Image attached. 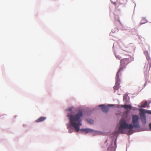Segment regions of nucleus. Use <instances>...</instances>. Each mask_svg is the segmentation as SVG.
<instances>
[{"instance_id":"1","label":"nucleus","mask_w":151,"mask_h":151,"mask_svg":"<svg viewBox=\"0 0 151 151\" xmlns=\"http://www.w3.org/2000/svg\"><path fill=\"white\" fill-rule=\"evenodd\" d=\"M69 117L70 125L75 129L76 131L78 132L79 130L80 127L81 125V118L83 116V112L79 110L76 115H68Z\"/></svg>"},{"instance_id":"2","label":"nucleus","mask_w":151,"mask_h":151,"mask_svg":"<svg viewBox=\"0 0 151 151\" xmlns=\"http://www.w3.org/2000/svg\"><path fill=\"white\" fill-rule=\"evenodd\" d=\"M119 131L121 133H125V129H129V130L127 134H131L132 133V124H128L126 122L124 119H122L119 122Z\"/></svg>"},{"instance_id":"3","label":"nucleus","mask_w":151,"mask_h":151,"mask_svg":"<svg viewBox=\"0 0 151 151\" xmlns=\"http://www.w3.org/2000/svg\"><path fill=\"white\" fill-rule=\"evenodd\" d=\"M139 111L142 122L143 124L145 125L146 123V117L145 114L147 113L151 114V110L139 109Z\"/></svg>"},{"instance_id":"4","label":"nucleus","mask_w":151,"mask_h":151,"mask_svg":"<svg viewBox=\"0 0 151 151\" xmlns=\"http://www.w3.org/2000/svg\"><path fill=\"white\" fill-rule=\"evenodd\" d=\"M139 119L138 115L133 116V133L139 131L140 127L138 122Z\"/></svg>"},{"instance_id":"5","label":"nucleus","mask_w":151,"mask_h":151,"mask_svg":"<svg viewBox=\"0 0 151 151\" xmlns=\"http://www.w3.org/2000/svg\"><path fill=\"white\" fill-rule=\"evenodd\" d=\"M131 62L129 58H124L120 60L121 65L123 66Z\"/></svg>"},{"instance_id":"6","label":"nucleus","mask_w":151,"mask_h":151,"mask_svg":"<svg viewBox=\"0 0 151 151\" xmlns=\"http://www.w3.org/2000/svg\"><path fill=\"white\" fill-rule=\"evenodd\" d=\"M99 107H101V109L103 112L106 113L108 112L109 110L108 108L105 106L104 105H100L99 106Z\"/></svg>"},{"instance_id":"7","label":"nucleus","mask_w":151,"mask_h":151,"mask_svg":"<svg viewBox=\"0 0 151 151\" xmlns=\"http://www.w3.org/2000/svg\"><path fill=\"white\" fill-rule=\"evenodd\" d=\"M121 107L125 109L130 110L131 109L132 106L130 105H121Z\"/></svg>"},{"instance_id":"8","label":"nucleus","mask_w":151,"mask_h":151,"mask_svg":"<svg viewBox=\"0 0 151 151\" xmlns=\"http://www.w3.org/2000/svg\"><path fill=\"white\" fill-rule=\"evenodd\" d=\"M46 119V117L41 116L36 120L35 122H42L45 120Z\"/></svg>"},{"instance_id":"9","label":"nucleus","mask_w":151,"mask_h":151,"mask_svg":"<svg viewBox=\"0 0 151 151\" xmlns=\"http://www.w3.org/2000/svg\"><path fill=\"white\" fill-rule=\"evenodd\" d=\"M129 97L127 94H125L123 96V101L126 103L128 102Z\"/></svg>"},{"instance_id":"10","label":"nucleus","mask_w":151,"mask_h":151,"mask_svg":"<svg viewBox=\"0 0 151 151\" xmlns=\"http://www.w3.org/2000/svg\"><path fill=\"white\" fill-rule=\"evenodd\" d=\"M116 83L115 86H117L119 87V76H116Z\"/></svg>"},{"instance_id":"11","label":"nucleus","mask_w":151,"mask_h":151,"mask_svg":"<svg viewBox=\"0 0 151 151\" xmlns=\"http://www.w3.org/2000/svg\"><path fill=\"white\" fill-rule=\"evenodd\" d=\"M147 101H146L144 103H143V104H142L141 106H139V107L141 108H145L147 106Z\"/></svg>"},{"instance_id":"12","label":"nucleus","mask_w":151,"mask_h":151,"mask_svg":"<svg viewBox=\"0 0 151 151\" xmlns=\"http://www.w3.org/2000/svg\"><path fill=\"white\" fill-rule=\"evenodd\" d=\"M81 131L83 132H85L86 133H88L92 131V130L89 129H83L80 130Z\"/></svg>"},{"instance_id":"13","label":"nucleus","mask_w":151,"mask_h":151,"mask_svg":"<svg viewBox=\"0 0 151 151\" xmlns=\"http://www.w3.org/2000/svg\"><path fill=\"white\" fill-rule=\"evenodd\" d=\"M115 149L114 147L110 146L107 150V151H115Z\"/></svg>"},{"instance_id":"14","label":"nucleus","mask_w":151,"mask_h":151,"mask_svg":"<svg viewBox=\"0 0 151 151\" xmlns=\"http://www.w3.org/2000/svg\"><path fill=\"white\" fill-rule=\"evenodd\" d=\"M121 66L120 67V68L119 69L118 71L117 74H116V76H119V73H120V72L121 71L122 69H123V67L121 65Z\"/></svg>"},{"instance_id":"15","label":"nucleus","mask_w":151,"mask_h":151,"mask_svg":"<svg viewBox=\"0 0 151 151\" xmlns=\"http://www.w3.org/2000/svg\"><path fill=\"white\" fill-rule=\"evenodd\" d=\"M147 22V20L144 18L142 19L141 22V24H145Z\"/></svg>"},{"instance_id":"16","label":"nucleus","mask_w":151,"mask_h":151,"mask_svg":"<svg viewBox=\"0 0 151 151\" xmlns=\"http://www.w3.org/2000/svg\"><path fill=\"white\" fill-rule=\"evenodd\" d=\"M87 122L89 124H92L93 123V121L91 119H89L87 120Z\"/></svg>"},{"instance_id":"17","label":"nucleus","mask_w":151,"mask_h":151,"mask_svg":"<svg viewBox=\"0 0 151 151\" xmlns=\"http://www.w3.org/2000/svg\"><path fill=\"white\" fill-rule=\"evenodd\" d=\"M119 88V87H118L116 86H115L114 87V90H117Z\"/></svg>"},{"instance_id":"18","label":"nucleus","mask_w":151,"mask_h":151,"mask_svg":"<svg viewBox=\"0 0 151 151\" xmlns=\"http://www.w3.org/2000/svg\"><path fill=\"white\" fill-rule=\"evenodd\" d=\"M73 109V107H70V108H68V109L67 110V111H70L72 110V109Z\"/></svg>"},{"instance_id":"19","label":"nucleus","mask_w":151,"mask_h":151,"mask_svg":"<svg viewBox=\"0 0 151 151\" xmlns=\"http://www.w3.org/2000/svg\"><path fill=\"white\" fill-rule=\"evenodd\" d=\"M116 58H118V59H120L121 58V57L119 56V55H118L117 56H116Z\"/></svg>"},{"instance_id":"20","label":"nucleus","mask_w":151,"mask_h":151,"mask_svg":"<svg viewBox=\"0 0 151 151\" xmlns=\"http://www.w3.org/2000/svg\"><path fill=\"white\" fill-rule=\"evenodd\" d=\"M149 127L150 130L151 131V123H150L149 124Z\"/></svg>"},{"instance_id":"21","label":"nucleus","mask_w":151,"mask_h":151,"mask_svg":"<svg viewBox=\"0 0 151 151\" xmlns=\"http://www.w3.org/2000/svg\"><path fill=\"white\" fill-rule=\"evenodd\" d=\"M114 144L116 145V140H115V141H114Z\"/></svg>"},{"instance_id":"22","label":"nucleus","mask_w":151,"mask_h":151,"mask_svg":"<svg viewBox=\"0 0 151 151\" xmlns=\"http://www.w3.org/2000/svg\"><path fill=\"white\" fill-rule=\"evenodd\" d=\"M146 84H147V82H146L145 83V85H144V86H145L146 85Z\"/></svg>"},{"instance_id":"23","label":"nucleus","mask_w":151,"mask_h":151,"mask_svg":"<svg viewBox=\"0 0 151 151\" xmlns=\"http://www.w3.org/2000/svg\"><path fill=\"white\" fill-rule=\"evenodd\" d=\"M149 107V105H148L147 106V107Z\"/></svg>"}]
</instances>
